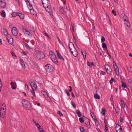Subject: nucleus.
Returning <instances> with one entry per match:
<instances>
[{
	"label": "nucleus",
	"instance_id": "f257e3e1",
	"mask_svg": "<svg viewBox=\"0 0 132 132\" xmlns=\"http://www.w3.org/2000/svg\"><path fill=\"white\" fill-rule=\"evenodd\" d=\"M43 7L46 11L49 13L53 12L55 8L53 7H51L50 3L48 0H42Z\"/></svg>",
	"mask_w": 132,
	"mask_h": 132
},
{
	"label": "nucleus",
	"instance_id": "f03ea898",
	"mask_svg": "<svg viewBox=\"0 0 132 132\" xmlns=\"http://www.w3.org/2000/svg\"><path fill=\"white\" fill-rule=\"evenodd\" d=\"M69 47L72 54L75 57L77 56L78 55V53L73 43L71 42H69Z\"/></svg>",
	"mask_w": 132,
	"mask_h": 132
},
{
	"label": "nucleus",
	"instance_id": "7ed1b4c3",
	"mask_svg": "<svg viewBox=\"0 0 132 132\" xmlns=\"http://www.w3.org/2000/svg\"><path fill=\"white\" fill-rule=\"evenodd\" d=\"M6 105L4 103H3L1 108L0 110L1 116L2 118L4 117L6 114Z\"/></svg>",
	"mask_w": 132,
	"mask_h": 132
},
{
	"label": "nucleus",
	"instance_id": "20e7f679",
	"mask_svg": "<svg viewBox=\"0 0 132 132\" xmlns=\"http://www.w3.org/2000/svg\"><path fill=\"white\" fill-rule=\"evenodd\" d=\"M50 56L51 60L55 63H57V59L55 54L52 52L50 51L49 53Z\"/></svg>",
	"mask_w": 132,
	"mask_h": 132
},
{
	"label": "nucleus",
	"instance_id": "39448f33",
	"mask_svg": "<svg viewBox=\"0 0 132 132\" xmlns=\"http://www.w3.org/2000/svg\"><path fill=\"white\" fill-rule=\"evenodd\" d=\"M60 10L62 13L64 14H65L67 13L70 12V9L68 5L65 6L64 10L62 7H60Z\"/></svg>",
	"mask_w": 132,
	"mask_h": 132
},
{
	"label": "nucleus",
	"instance_id": "423d86ee",
	"mask_svg": "<svg viewBox=\"0 0 132 132\" xmlns=\"http://www.w3.org/2000/svg\"><path fill=\"white\" fill-rule=\"evenodd\" d=\"M45 68L46 70L48 72H52L54 70L53 67L50 64H47L45 65Z\"/></svg>",
	"mask_w": 132,
	"mask_h": 132
},
{
	"label": "nucleus",
	"instance_id": "0eeeda50",
	"mask_svg": "<svg viewBox=\"0 0 132 132\" xmlns=\"http://www.w3.org/2000/svg\"><path fill=\"white\" fill-rule=\"evenodd\" d=\"M30 86L33 90H36L37 89V86L34 81L31 80L29 82Z\"/></svg>",
	"mask_w": 132,
	"mask_h": 132
},
{
	"label": "nucleus",
	"instance_id": "6e6552de",
	"mask_svg": "<svg viewBox=\"0 0 132 132\" xmlns=\"http://www.w3.org/2000/svg\"><path fill=\"white\" fill-rule=\"evenodd\" d=\"M22 103L23 106L24 108L26 109H28V107L30 106L29 102L26 100L24 99L22 101Z\"/></svg>",
	"mask_w": 132,
	"mask_h": 132
},
{
	"label": "nucleus",
	"instance_id": "1a4fd4ad",
	"mask_svg": "<svg viewBox=\"0 0 132 132\" xmlns=\"http://www.w3.org/2000/svg\"><path fill=\"white\" fill-rule=\"evenodd\" d=\"M39 53L35 54V58L38 59H42L45 57V55L43 53H40V52H39Z\"/></svg>",
	"mask_w": 132,
	"mask_h": 132
},
{
	"label": "nucleus",
	"instance_id": "9d476101",
	"mask_svg": "<svg viewBox=\"0 0 132 132\" xmlns=\"http://www.w3.org/2000/svg\"><path fill=\"white\" fill-rule=\"evenodd\" d=\"M113 64L114 68V70L115 71L116 74L118 76L119 74V69L115 62L114 61H113Z\"/></svg>",
	"mask_w": 132,
	"mask_h": 132
},
{
	"label": "nucleus",
	"instance_id": "9b49d317",
	"mask_svg": "<svg viewBox=\"0 0 132 132\" xmlns=\"http://www.w3.org/2000/svg\"><path fill=\"white\" fill-rule=\"evenodd\" d=\"M105 67L107 73L110 74L111 73L112 69L107 64H106L105 65Z\"/></svg>",
	"mask_w": 132,
	"mask_h": 132
},
{
	"label": "nucleus",
	"instance_id": "f8f14e48",
	"mask_svg": "<svg viewBox=\"0 0 132 132\" xmlns=\"http://www.w3.org/2000/svg\"><path fill=\"white\" fill-rule=\"evenodd\" d=\"M41 93L45 97V98L46 100L49 101H50L51 99L48 96V95L46 92L45 91H42Z\"/></svg>",
	"mask_w": 132,
	"mask_h": 132
},
{
	"label": "nucleus",
	"instance_id": "ddd939ff",
	"mask_svg": "<svg viewBox=\"0 0 132 132\" xmlns=\"http://www.w3.org/2000/svg\"><path fill=\"white\" fill-rule=\"evenodd\" d=\"M12 33L14 36H16L18 34V31L16 28L15 27H13L12 29Z\"/></svg>",
	"mask_w": 132,
	"mask_h": 132
},
{
	"label": "nucleus",
	"instance_id": "4468645a",
	"mask_svg": "<svg viewBox=\"0 0 132 132\" xmlns=\"http://www.w3.org/2000/svg\"><path fill=\"white\" fill-rule=\"evenodd\" d=\"M116 130L117 132H122V128L119 125H117L116 127Z\"/></svg>",
	"mask_w": 132,
	"mask_h": 132
},
{
	"label": "nucleus",
	"instance_id": "2eb2a0df",
	"mask_svg": "<svg viewBox=\"0 0 132 132\" xmlns=\"http://www.w3.org/2000/svg\"><path fill=\"white\" fill-rule=\"evenodd\" d=\"M6 3L4 1L0 0V7L1 8H4L6 7Z\"/></svg>",
	"mask_w": 132,
	"mask_h": 132
},
{
	"label": "nucleus",
	"instance_id": "dca6fc26",
	"mask_svg": "<svg viewBox=\"0 0 132 132\" xmlns=\"http://www.w3.org/2000/svg\"><path fill=\"white\" fill-rule=\"evenodd\" d=\"M22 29H23V31L25 34L26 35H29L30 34V32L25 27H22Z\"/></svg>",
	"mask_w": 132,
	"mask_h": 132
},
{
	"label": "nucleus",
	"instance_id": "f3484780",
	"mask_svg": "<svg viewBox=\"0 0 132 132\" xmlns=\"http://www.w3.org/2000/svg\"><path fill=\"white\" fill-rule=\"evenodd\" d=\"M26 2L27 5V6L29 8V10L33 9V7L32 5L27 0L26 1Z\"/></svg>",
	"mask_w": 132,
	"mask_h": 132
},
{
	"label": "nucleus",
	"instance_id": "a211bd4d",
	"mask_svg": "<svg viewBox=\"0 0 132 132\" xmlns=\"http://www.w3.org/2000/svg\"><path fill=\"white\" fill-rule=\"evenodd\" d=\"M26 2L27 5V6L29 8V10L33 9V7L32 5L27 0L26 1Z\"/></svg>",
	"mask_w": 132,
	"mask_h": 132
},
{
	"label": "nucleus",
	"instance_id": "6ab92c4d",
	"mask_svg": "<svg viewBox=\"0 0 132 132\" xmlns=\"http://www.w3.org/2000/svg\"><path fill=\"white\" fill-rule=\"evenodd\" d=\"M26 2L27 5V6L29 8V10L33 9V7L32 5L27 0L26 1Z\"/></svg>",
	"mask_w": 132,
	"mask_h": 132
},
{
	"label": "nucleus",
	"instance_id": "aec40b11",
	"mask_svg": "<svg viewBox=\"0 0 132 132\" xmlns=\"http://www.w3.org/2000/svg\"><path fill=\"white\" fill-rule=\"evenodd\" d=\"M6 38L9 43L10 44L12 45L13 43V38L11 37H9Z\"/></svg>",
	"mask_w": 132,
	"mask_h": 132
},
{
	"label": "nucleus",
	"instance_id": "412c9836",
	"mask_svg": "<svg viewBox=\"0 0 132 132\" xmlns=\"http://www.w3.org/2000/svg\"><path fill=\"white\" fill-rule=\"evenodd\" d=\"M56 52L57 54L58 58L59 59H62L64 61V58L61 55L59 51L57 50L56 51Z\"/></svg>",
	"mask_w": 132,
	"mask_h": 132
},
{
	"label": "nucleus",
	"instance_id": "4be33fe9",
	"mask_svg": "<svg viewBox=\"0 0 132 132\" xmlns=\"http://www.w3.org/2000/svg\"><path fill=\"white\" fill-rule=\"evenodd\" d=\"M20 64L22 66L23 68H25V65L24 64V62L23 60L22 59H21L20 60Z\"/></svg>",
	"mask_w": 132,
	"mask_h": 132
},
{
	"label": "nucleus",
	"instance_id": "5701e85b",
	"mask_svg": "<svg viewBox=\"0 0 132 132\" xmlns=\"http://www.w3.org/2000/svg\"><path fill=\"white\" fill-rule=\"evenodd\" d=\"M123 19L125 22L127 21H128V19L127 16L125 14H124L123 15Z\"/></svg>",
	"mask_w": 132,
	"mask_h": 132
},
{
	"label": "nucleus",
	"instance_id": "b1692460",
	"mask_svg": "<svg viewBox=\"0 0 132 132\" xmlns=\"http://www.w3.org/2000/svg\"><path fill=\"white\" fill-rule=\"evenodd\" d=\"M18 16L21 19H23L24 18V16L23 14L18 13Z\"/></svg>",
	"mask_w": 132,
	"mask_h": 132
},
{
	"label": "nucleus",
	"instance_id": "393cba45",
	"mask_svg": "<svg viewBox=\"0 0 132 132\" xmlns=\"http://www.w3.org/2000/svg\"><path fill=\"white\" fill-rule=\"evenodd\" d=\"M121 103V106L122 108L123 109L125 108V103L124 101L122 100H121L120 101Z\"/></svg>",
	"mask_w": 132,
	"mask_h": 132
},
{
	"label": "nucleus",
	"instance_id": "a878e982",
	"mask_svg": "<svg viewBox=\"0 0 132 132\" xmlns=\"http://www.w3.org/2000/svg\"><path fill=\"white\" fill-rule=\"evenodd\" d=\"M11 86L12 88L13 89H15L16 88V87L14 86V83L12 81L11 82Z\"/></svg>",
	"mask_w": 132,
	"mask_h": 132
},
{
	"label": "nucleus",
	"instance_id": "bb28decb",
	"mask_svg": "<svg viewBox=\"0 0 132 132\" xmlns=\"http://www.w3.org/2000/svg\"><path fill=\"white\" fill-rule=\"evenodd\" d=\"M30 10V13L32 15H34L36 14V11H34L33 9L31 10Z\"/></svg>",
	"mask_w": 132,
	"mask_h": 132
},
{
	"label": "nucleus",
	"instance_id": "cd10ccee",
	"mask_svg": "<svg viewBox=\"0 0 132 132\" xmlns=\"http://www.w3.org/2000/svg\"><path fill=\"white\" fill-rule=\"evenodd\" d=\"M76 112L78 114V116L79 117H80L81 116V113L79 110H77L76 111Z\"/></svg>",
	"mask_w": 132,
	"mask_h": 132
},
{
	"label": "nucleus",
	"instance_id": "c85d7f7f",
	"mask_svg": "<svg viewBox=\"0 0 132 132\" xmlns=\"http://www.w3.org/2000/svg\"><path fill=\"white\" fill-rule=\"evenodd\" d=\"M87 63L88 65L89 66L93 67L94 65V63L93 62H87Z\"/></svg>",
	"mask_w": 132,
	"mask_h": 132
},
{
	"label": "nucleus",
	"instance_id": "c756f323",
	"mask_svg": "<svg viewBox=\"0 0 132 132\" xmlns=\"http://www.w3.org/2000/svg\"><path fill=\"white\" fill-rule=\"evenodd\" d=\"M1 14L2 16L3 17H5L6 16V14L4 10L2 11Z\"/></svg>",
	"mask_w": 132,
	"mask_h": 132
},
{
	"label": "nucleus",
	"instance_id": "7c9ffc66",
	"mask_svg": "<svg viewBox=\"0 0 132 132\" xmlns=\"http://www.w3.org/2000/svg\"><path fill=\"white\" fill-rule=\"evenodd\" d=\"M3 32L6 36L7 37L9 35L8 33L6 30L4 29L3 31Z\"/></svg>",
	"mask_w": 132,
	"mask_h": 132
},
{
	"label": "nucleus",
	"instance_id": "2f4dec72",
	"mask_svg": "<svg viewBox=\"0 0 132 132\" xmlns=\"http://www.w3.org/2000/svg\"><path fill=\"white\" fill-rule=\"evenodd\" d=\"M126 22L125 23V24L126 25V26L130 28L131 25H130V23L128 21H126Z\"/></svg>",
	"mask_w": 132,
	"mask_h": 132
},
{
	"label": "nucleus",
	"instance_id": "473e14b6",
	"mask_svg": "<svg viewBox=\"0 0 132 132\" xmlns=\"http://www.w3.org/2000/svg\"><path fill=\"white\" fill-rule=\"evenodd\" d=\"M18 13L14 12L12 13V16L13 17H15L16 16L18 15Z\"/></svg>",
	"mask_w": 132,
	"mask_h": 132
},
{
	"label": "nucleus",
	"instance_id": "72a5a7b5",
	"mask_svg": "<svg viewBox=\"0 0 132 132\" xmlns=\"http://www.w3.org/2000/svg\"><path fill=\"white\" fill-rule=\"evenodd\" d=\"M90 115L92 116V118L94 119H96L95 115L92 112H90Z\"/></svg>",
	"mask_w": 132,
	"mask_h": 132
},
{
	"label": "nucleus",
	"instance_id": "f704fd0d",
	"mask_svg": "<svg viewBox=\"0 0 132 132\" xmlns=\"http://www.w3.org/2000/svg\"><path fill=\"white\" fill-rule=\"evenodd\" d=\"M128 85L130 86L132 84V81L131 79H128Z\"/></svg>",
	"mask_w": 132,
	"mask_h": 132
},
{
	"label": "nucleus",
	"instance_id": "c9c22d12",
	"mask_svg": "<svg viewBox=\"0 0 132 132\" xmlns=\"http://www.w3.org/2000/svg\"><path fill=\"white\" fill-rule=\"evenodd\" d=\"M102 47L103 48H105V49L107 50V47L106 44L105 43H103L102 44Z\"/></svg>",
	"mask_w": 132,
	"mask_h": 132
},
{
	"label": "nucleus",
	"instance_id": "e433bc0d",
	"mask_svg": "<svg viewBox=\"0 0 132 132\" xmlns=\"http://www.w3.org/2000/svg\"><path fill=\"white\" fill-rule=\"evenodd\" d=\"M11 53L14 58L15 59L16 57V56L15 55V53L11 51Z\"/></svg>",
	"mask_w": 132,
	"mask_h": 132
},
{
	"label": "nucleus",
	"instance_id": "4c0bfd02",
	"mask_svg": "<svg viewBox=\"0 0 132 132\" xmlns=\"http://www.w3.org/2000/svg\"><path fill=\"white\" fill-rule=\"evenodd\" d=\"M115 111L117 114H119L120 111V110L118 107H117Z\"/></svg>",
	"mask_w": 132,
	"mask_h": 132
},
{
	"label": "nucleus",
	"instance_id": "58836bf2",
	"mask_svg": "<svg viewBox=\"0 0 132 132\" xmlns=\"http://www.w3.org/2000/svg\"><path fill=\"white\" fill-rule=\"evenodd\" d=\"M86 124V126L88 128H90L91 126L89 122H87Z\"/></svg>",
	"mask_w": 132,
	"mask_h": 132
},
{
	"label": "nucleus",
	"instance_id": "ea45409f",
	"mask_svg": "<svg viewBox=\"0 0 132 132\" xmlns=\"http://www.w3.org/2000/svg\"><path fill=\"white\" fill-rule=\"evenodd\" d=\"M113 81L116 82V81L113 78H111V79L110 80L109 82L110 84H112V83Z\"/></svg>",
	"mask_w": 132,
	"mask_h": 132
},
{
	"label": "nucleus",
	"instance_id": "a19ab883",
	"mask_svg": "<svg viewBox=\"0 0 132 132\" xmlns=\"http://www.w3.org/2000/svg\"><path fill=\"white\" fill-rule=\"evenodd\" d=\"M94 97L96 99H99L100 98V96L97 94H95L94 95Z\"/></svg>",
	"mask_w": 132,
	"mask_h": 132
},
{
	"label": "nucleus",
	"instance_id": "79ce46f5",
	"mask_svg": "<svg viewBox=\"0 0 132 132\" xmlns=\"http://www.w3.org/2000/svg\"><path fill=\"white\" fill-rule=\"evenodd\" d=\"M94 121L95 122V125L97 127H98V122L97 121V119H96L94 120Z\"/></svg>",
	"mask_w": 132,
	"mask_h": 132
},
{
	"label": "nucleus",
	"instance_id": "37998d69",
	"mask_svg": "<svg viewBox=\"0 0 132 132\" xmlns=\"http://www.w3.org/2000/svg\"><path fill=\"white\" fill-rule=\"evenodd\" d=\"M106 111L104 109L102 108L101 113L103 115H104Z\"/></svg>",
	"mask_w": 132,
	"mask_h": 132
},
{
	"label": "nucleus",
	"instance_id": "c03bdc74",
	"mask_svg": "<svg viewBox=\"0 0 132 132\" xmlns=\"http://www.w3.org/2000/svg\"><path fill=\"white\" fill-rule=\"evenodd\" d=\"M80 130L81 132H85V130L84 127H80Z\"/></svg>",
	"mask_w": 132,
	"mask_h": 132
},
{
	"label": "nucleus",
	"instance_id": "a18cd8bd",
	"mask_svg": "<svg viewBox=\"0 0 132 132\" xmlns=\"http://www.w3.org/2000/svg\"><path fill=\"white\" fill-rule=\"evenodd\" d=\"M74 25L73 23H71V30L72 31V32L74 31Z\"/></svg>",
	"mask_w": 132,
	"mask_h": 132
},
{
	"label": "nucleus",
	"instance_id": "49530a36",
	"mask_svg": "<svg viewBox=\"0 0 132 132\" xmlns=\"http://www.w3.org/2000/svg\"><path fill=\"white\" fill-rule=\"evenodd\" d=\"M57 113L60 116H63V114L60 111H58Z\"/></svg>",
	"mask_w": 132,
	"mask_h": 132
},
{
	"label": "nucleus",
	"instance_id": "de8ad7c7",
	"mask_svg": "<svg viewBox=\"0 0 132 132\" xmlns=\"http://www.w3.org/2000/svg\"><path fill=\"white\" fill-rule=\"evenodd\" d=\"M79 120L80 122L81 123L83 122H84V120L83 118L82 117L80 118L79 119Z\"/></svg>",
	"mask_w": 132,
	"mask_h": 132
},
{
	"label": "nucleus",
	"instance_id": "09e8293b",
	"mask_svg": "<svg viewBox=\"0 0 132 132\" xmlns=\"http://www.w3.org/2000/svg\"><path fill=\"white\" fill-rule=\"evenodd\" d=\"M82 54L83 55V57L85 56L86 57V52L85 51H84L83 52L82 51H81Z\"/></svg>",
	"mask_w": 132,
	"mask_h": 132
},
{
	"label": "nucleus",
	"instance_id": "8fccbe9b",
	"mask_svg": "<svg viewBox=\"0 0 132 132\" xmlns=\"http://www.w3.org/2000/svg\"><path fill=\"white\" fill-rule=\"evenodd\" d=\"M65 91L66 92V94H67L68 96H69L70 95V94L69 92H68V90L67 89H65Z\"/></svg>",
	"mask_w": 132,
	"mask_h": 132
},
{
	"label": "nucleus",
	"instance_id": "3c124183",
	"mask_svg": "<svg viewBox=\"0 0 132 132\" xmlns=\"http://www.w3.org/2000/svg\"><path fill=\"white\" fill-rule=\"evenodd\" d=\"M35 90H32L31 91V93H32V95H33V96H36L35 93V92L34 91Z\"/></svg>",
	"mask_w": 132,
	"mask_h": 132
},
{
	"label": "nucleus",
	"instance_id": "603ef678",
	"mask_svg": "<svg viewBox=\"0 0 132 132\" xmlns=\"http://www.w3.org/2000/svg\"><path fill=\"white\" fill-rule=\"evenodd\" d=\"M112 12L114 16H116L117 15L116 12L114 11V10H112Z\"/></svg>",
	"mask_w": 132,
	"mask_h": 132
},
{
	"label": "nucleus",
	"instance_id": "864d4df0",
	"mask_svg": "<svg viewBox=\"0 0 132 132\" xmlns=\"http://www.w3.org/2000/svg\"><path fill=\"white\" fill-rule=\"evenodd\" d=\"M71 104L72 105V106L74 108H75L76 107V105L72 101L71 102Z\"/></svg>",
	"mask_w": 132,
	"mask_h": 132
},
{
	"label": "nucleus",
	"instance_id": "5fc2aeb1",
	"mask_svg": "<svg viewBox=\"0 0 132 132\" xmlns=\"http://www.w3.org/2000/svg\"><path fill=\"white\" fill-rule=\"evenodd\" d=\"M122 86L124 87V88H126V84L124 82H122Z\"/></svg>",
	"mask_w": 132,
	"mask_h": 132
},
{
	"label": "nucleus",
	"instance_id": "6e6d98bb",
	"mask_svg": "<svg viewBox=\"0 0 132 132\" xmlns=\"http://www.w3.org/2000/svg\"><path fill=\"white\" fill-rule=\"evenodd\" d=\"M128 70V71H129L130 72H131L132 71V69H131V68L130 67H129L127 68Z\"/></svg>",
	"mask_w": 132,
	"mask_h": 132
},
{
	"label": "nucleus",
	"instance_id": "4d7b16f0",
	"mask_svg": "<svg viewBox=\"0 0 132 132\" xmlns=\"http://www.w3.org/2000/svg\"><path fill=\"white\" fill-rule=\"evenodd\" d=\"M43 33L46 36H47L48 38H50V37L46 33V32L45 31H43Z\"/></svg>",
	"mask_w": 132,
	"mask_h": 132
},
{
	"label": "nucleus",
	"instance_id": "13d9d810",
	"mask_svg": "<svg viewBox=\"0 0 132 132\" xmlns=\"http://www.w3.org/2000/svg\"><path fill=\"white\" fill-rule=\"evenodd\" d=\"M38 128L40 132H42L43 131H44L43 129L42 128H41L40 127H39Z\"/></svg>",
	"mask_w": 132,
	"mask_h": 132
},
{
	"label": "nucleus",
	"instance_id": "bf43d9fd",
	"mask_svg": "<svg viewBox=\"0 0 132 132\" xmlns=\"http://www.w3.org/2000/svg\"><path fill=\"white\" fill-rule=\"evenodd\" d=\"M101 42L103 43L105 41V39L104 37L102 36L101 38Z\"/></svg>",
	"mask_w": 132,
	"mask_h": 132
},
{
	"label": "nucleus",
	"instance_id": "052dcab7",
	"mask_svg": "<svg viewBox=\"0 0 132 132\" xmlns=\"http://www.w3.org/2000/svg\"><path fill=\"white\" fill-rule=\"evenodd\" d=\"M2 84L1 80V79H0V92L1 90V89L2 88Z\"/></svg>",
	"mask_w": 132,
	"mask_h": 132
},
{
	"label": "nucleus",
	"instance_id": "680f3d73",
	"mask_svg": "<svg viewBox=\"0 0 132 132\" xmlns=\"http://www.w3.org/2000/svg\"><path fill=\"white\" fill-rule=\"evenodd\" d=\"M105 128L106 131H107L108 130V127L107 125L106 124H105Z\"/></svg>",
	"mask_w": 132,
	"mask_h": 132
},
{
	"label": "nucleus",
	"instance_id": "e2e57ef3",
	"mask_svg": "<svg viewBox=\"0 0 132 132\" xmlns=\"http://www.w3.org/2000/svg\"><path fill=\"white\" fill-rule=\"evenodd\" d=\"M35 125L38 128H39V127H41L40 126L38 123L36 124Z\"/></svg>",
	"mask_w": 132,
	"mask_h": 132
},
{
	"label": "nucleus",
	"instance_id": "0e129e2a",
	"mask_svg": "<svg viewBox=\"0 0 132 132\" xmlns=\"http://www.w3.org/2000/svg\"><path fill=\"white\" fill-rule=\"evenodd\" d=\"M120 121L121 122H123V119L122 118L120 117Z\"/></svg>",
	"mask_w": 132,
	"mask_h": 132
},
{
	"label": "nucleus",
	"instance_id": "69168bd1",
	"mask_svg": "<svg viewBox=\"0 0 132 132\" xmlns=\"http://www.w3.org/2000/svg\"><path fill=\"white\" fill-rule=\"evenodd\" d=\"M31 28L30 29V30H32V31L33 32H34L35 31V29L33 27H31Z\"/></svg>",
	"mask_w": 132,
	"mask_h": 132
},
{
	"label": "nucleus",
	"instance_id": "338daca9",
	"mask_svg": "<svg viewBox=\"0 0 132 132\" xmlns=\"http://www.w3.org/2000/svg\"><path fill=\"white\" fill-rule=\"evenodd\" d=\"M106 53H107L108 55L110 56V58L111 57V55L109 53L107 50Z\"/></svg>",
	"mask_w": 132,
	"mask_h": 132
},
{
	"label": "nucleus",
	"instance_id": "774afa93",
	"mask_svg": "<svg viewBox=\"0 0 132 132\" xmlns=\"http://www.w3.org/2000/svg\"><path fill=\"white\" fill-rule=\"evenodd\" d=\"M25 87L26 88H27L28 89H29V87L28 85L27 84H26L25 85Z\"/></svg>",
	"mask_w": 132,
	"mask_h": 132
}]
</instances>
